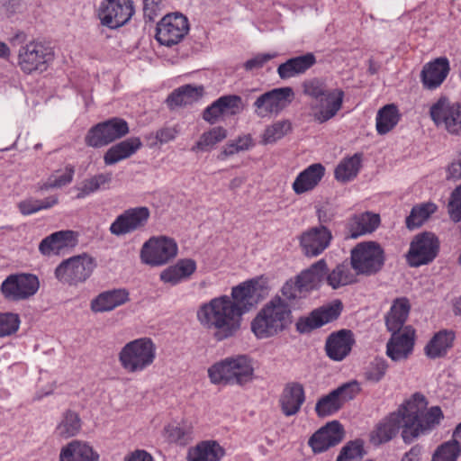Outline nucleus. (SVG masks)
Instances as JSON below:
<instances>
[{
  "label": "nucleus",
  "mask_w": 461,
  "mask_h": 461,
  "mask_svg": "<svg viewBox=\"0 0 461 461\" xmlns=\"http://www.w3.org/2000/svg\"><path fill=\"white\" fill-rule=\"evenodd\" d=\"M96 264L86 253L63 260L55 269V277L62 284L77 285L86 282L92 275Z\"/></svg>",
  "instance_id": "obj_7"
},
{
  "label": "nucleus",
  "mask_w": 461,
  "mask_h": 461,
  "mask_svg": "<svg viewBox=\"0 0 461 461\" xmlns=\"http://www.w3.org/2000/svg\"><path fill=\"white\" fill-rule=\"evenodd\" d=\"M410 312V303L407 298L402 297L394 300L390 312L386 315L385 324L389 331H401Z\"/></svg>",
  "instance_id": "obj_38"
},
{
  "label": "nucleus",
  "mask_w": 461,
  "mask_h": 461,
  "mask_svg": "<svg viewBox=\"0 0 461 461\" xmlns=\"http://www.w3.org/2000/svg\"><path fill=\"white\" fill-rule=\"evenodd\" d=\"M344 438L342 425L333 420L318 429L309 438L308 444L314 453H321L340 443Z\"/></svg>",
  "instance_id": "obj_21"
},
{
  "label": "nucleus",
  "mask_w": 461,
  "mask_h": 461,
  "mask_svg": "<svg viewBox=\"0 0 461 461\" xmlns=\"http://www.w3.org/2000/svg\"><path fill=\"white\" fill-rule=\"evenodd\" d=\"M150 217L149 209L140 206L125 210L111 224L109 230L115 236H122L145 228Z\"/></svg>",
  "instance_id": "obj_16"
},
{
  "label": "nucleus",
  "mask_w": 461,
  "mask_h": 461,
  "mask_svg": "<svg viewBox=\"0 0 461 461\" xmlns=\"http://www.w3.org/2000/svg\"><path fill=\"white\" fill-rule=\"evenodd\" d=\"M449 71L450 65L446 57H439L426 63L420 72V80L424 88L434 90L439 87Z\"/></svg>",
  "instance_id": "obj_25"
},
{
  "label": "nucleus",
  "mask_w": 461,
  "mask_h": 461,
  "mask_svg": "<svg viewBox=\"0 0 461 461\" xmlns=\"http://www.w3.org/2000/svg\"><path fill=\"white\" fill-rule=\"evenodd\" d=\"M429 115L438 127H443L450 134L461 132V103H451L440 97L429 109Z\"/></svg>",
  "instance_id": "obj_14"
},
{
  "label": "nucleus",
  "mask_w": 461,
  "mask_h": 461,
  "mask_svg": "<svg viewBox=\"0 0 461 461\" xmlns=\"http://www.w3.org/2000/svg\"><path fill=\"white\" fill-rule=\"evenodd\" d=\"M292 322L291 304L280 295L274 296L251 321V331L259 339H268L284 331Z\"/></svg>",
  "instance_id": "obj_3"
},
{
  "label": "nucleus",
  "mask_w": 461,
  "mask_h": 461,
  "mask_svg": "<svg viewBox=\"0 0 461 461\" xmlns=\"http://www.w3.org/2000/svg\"><path fill=\"white\" fill-rule=\"evenodd\" d=\"M447 209L452 221H461V184L451 192Z\"/></svg>",
  "instance_id": "obj_54"
},
{
  "label": "nucleus",
  "mask_w": 461,
  "mask_h": 461,
  "mask_svg": "<svg viewBox=\"0 0 461 461\" xmlns=\"http://www.w3.org/2000/svg\"><path fill=\"white\" fill-rule=\"evenodd\" d=\"M167 439L179 445H186L191 440V431L189 428L177 425H168L166 428Z\"/></svg>",
  "instance_id": "obj_55"
},
{
  "label": "nucleus",
  "mask_w": 461,
  "mask_h": 461,
  "mask_svg": "<svg viewBox=\"0 0 461 461\" xmlns=\"http://www.w3.org/2000/svg\"><path fill=\"white\" fill-rule=\"evenodd\" d=\"M343 406L339 402L335 393L331 391L327 395L320 398L315 405V411L319 417L330 416L339 411Z\"/></svg>",
  "instance_id": "obj_48"
},
{
  "label": "nucleus",
  "mask_w": 461,
  "mask_h": 461,
  "mask_svg": "<svg viewBox=\"0 0 461 461\" xmlns=\"http://www.w3.org/2000/svg\"><path fill=\"white\" fill-rule=\"evenodd\" d=\"M316 63L313 53L308 52L304 55L289 59L277 68V74L282 79H287L300 74L305 73Z\"/></svg>",
  "instance_id": "obj_33"
},
{
  "label": "nucleus",
  "mask_w": 461,
  "mask_h": 461,
  "mask_svg": "<svg viewBox=\"0 0 461 461\" xmlns=\"http://www.w3.org/2000/svg\"><path fill=\"white\" fill-rule=\"evenodd\" d=\"M362 154L356 153L352 157L343 159L335 169V177L338 181L346 183L354 179L360 169Z\"/></svg>",
  "instance_id": "obj_39"
},
{
  "label": "nucleus",
  "mask_w": 461,
  "mask_h": 461,
  "mask_svg": "<svg viewBox=\"0 0 461 461\" xmlns=\"http://www.w3.org/2000/svg\"><path fill=\"white\" fill-rule=\"evenodd\" d=\"M354 344L353 332L350 330H339L327 337L325 352L330 359L340 362L350 354Z\"/></svg>",
  "instance_id": "obj_24"
},
{
  "label": "nucleus",
  "mask_w": 461,
  "mask_h": 461,
  "mask_svg": "<svg viewBox=\"0 0 461 461\" xmlns=\"http://www.w3.org/2000/svg\"><path fill=\"white\" fill-rule=\"evenodd\" d=\"M455 333L452 330H442L437 332L425 346L424 351L429 358L443 357L453 347Z\"/></svg>",
  "instance_id": "obj_35"
},
{
  "label": "nucleus",
  "mask_w": 461,
  "mask_h": 461,
  "mask_svg": "<svg viewBox=\"0 0 461 461\" xmlns=\"http://www.w3.org/2000/svg\"><path fill=\"white\" fill-rule=\"evenodd\" d=\"M399 121L398 109L394 104H386L376 115V131L384 135L392 131Z\"/></svg>",
  "instance_id": "obj_40"
},
{
  "label": "nucleus",
  "mask_w": 461,
  "mask_h": 461,
  "mask_svg": "<svg viewBox=\"0 0 461 461\" xmlns=\"http://www.w3.org/2000/svg\"><path fill=\"white\" fill-rule=\"evenodd\" d=\"M129 133L128 122L119 117H113L90 128L85 142L92 148H101L119 140Z\"/></svg>",
  "instance_id": "obj_8"
},
{
  "label": "nucleus",
  "mask_w": 461,
  "mask_h": 461,
  "mask_svg": "<svg viewBox=\"0 0 461 461\" xmlns=\"http://www.w3.org/2000/svg\"><path fill=\"white\" fill-rule=\"evenodd\" d=\"M276 57V53H274V54L259 53V54L256 55L255 57H253L252 59L247 60L243 66L247 71H252V70L263 68V66L267 62H268L269 60H271L272 59H274Z\"/></svg>",
  "instance_id": "obj_60"
},
{
  "label": "nucleus",
  "mask_w": 461,
  "mask_h": 461,
  "mask_svg": "<svg viewBox=\"0 0 461 461\" xmlns=\"http://www.w3.org/2000/svg\"><path fill=\"white\" fill-rule=\"evenodd\" d=\"M263 289L258 279L247 280L233 286L230 296L221 295L202 304L197 319L204 328L214 330L217 340L231 338L240 330L242 316L262 300Z\"/></svg>",
  "instance_id": "obj_1"
},
{
  "label": "nucleus",
  "mask_w": 461,
  "mask_h": 461,
  "mask_svg": "<svg viewBox=\"0 0 461 461\" xmlns=\"http://www.w3.org/2000/svg\"><path fill=\"white\" fill-rule=\"evenodd\" d=\"M380 223L378 214L369 212L354 215L348 222L347 238L357 239L362 235L373 232Z\"/></svg>",
  "instance_id": "obj_30"
},
{
  "label": "nucleus",
  "mask_w": 461,
  "mask_h": 461,
  "mask_svg": "<svg viewBox=\"0 0 461 461\" xmlns=\"http://www.w3.org/2000/svg\"><path fill=\"white\" fill-rule=\"evenodd\" d=\"M461 454V447L458 441L448 440L444 442L435 450L431 461H456Z\"/></svg>",
  "instance_id": "obj_46"
},
{
  "label": "nucleus",
  "mask_w": 461,
  "mask_h": 461,
  "mask_svg": "<svg viewBox=\"0 0 461 461\" xmlns=\"http://www.w3.org/2000/svg\"><path fill=\"white\" fill-rule=\"evenodd\" d=\"M328 267L324 259H320L313 263L309 268L302 271L298 276V279L306 289L308 294L317 289L327 275Z\"/></svg>",
  "instance_id": "obj_37"
},
{
  "label": "nucleus",
  "mask_w": 461,
  "mask_h": 461,
  "mask_svg": "<svg viewBox=\"0 0 461 461\" xmlns=\"http://www.w3.org/2000/svg\"><path fill=\"white\" fill-rule=\"evenodd\" d=\"M427 400L421 393H415L412 399L403 405L405 424H402V438L405 444H411L421 435L430 431L443 419L438 406L426 411Z\"/></svg>",
  "instance_id": "obj_2"
},
{
  "label": "nucleus",
  "mask_w": 461,
  "mask_h": 461,
  "mask_svg": "<svg viewBox=\"0 0 461 461\" xmlns=\"http://www.w3.org/2000/svg\"><path fill=\"white\" fill-rule=\"evenodd\" d=\"M156 351L152 339L143 337L126 343L118 353V360L126 373H141L153 365Z\"/></svg>",
  "instance_id": "obj_5"
},
{
  "label": "nucleus",
  "mask_w": 461,
  "mask_h": 461,
  "mask_svg": "<svg viewBox=\"0 0 461 461\" xmlns=\"http://www.w3.org/2000/svg\"><path fill=\"white\" fill-rule=\"evenodd\" d=\"M141 146L140 138L132 137L124 140L107 149L104 156V162L106 166L114 165L135 154Z\"/></svg>",
  "instance_id": "obj_32"
},
{
  "label": "nucleus",
  "mask_w": 461,
  "mask_h": 461,
  "mask_svg": "<svg viewBox=\"0 0 461 461\" xmlns=\"http://www.w3.org/2000/svg\"><path fill=\"white\" fill-rule=\"evenodd\" d=\"M159 5L158 0H144L143 14L144 17L149 21H153L158 14Z\"/></svg>",
  "instance_id": "obj_64"
},
{
  "label": "nucleus",
  "mask_w": 461,
  "mask_h": 461,
  "mask_svg": "<svg viewBox=\"0 0 461 461\" xmlns=\"http://www.w3.org/2000/svg\"><path fill=\"white\" fill-rule=\"evenodd\" d=\"M133 14L134 7L131 0H106L100 17L104 25L116 29L127 23Z\"/></svg>",
  "instance_id": "obj_19"
},
{
  "label": "nucleus",
  "mask_w": 461,
  "mask_h": 461,
  "mask_svg": "<svg viewBox=\"0 0 461 461\" xmlns=\"http://www.w3.org/2000/svg\"><path fill=\"white\" fill-rule=\"evenodd\" d=\"M385 262L381 245L375 241L357 244L350 253L351 267L358 276H371L379 273Z\"/></svg>",
  "instance_id": "obj_6"
},
{
  "label": "nucleus",
  "mask_w": 461,
  "mask_h": 461,
  "mask_svg": "<svg viewBox=\"0 0 461 461\" xmlns=\"http://www.w3.org/2000/svg\"><path fill=\"white\" fill-rule=\"evenodd\" d=\"M303 89L304 95L315 101L319 100L331 90L328 88L324 80L316 77L305 80L303 84Z\"/></svg>",
  "instance_id": "obj_51"
},
{
  "label": "nucleus",
  "mask_w": 461,
  "mask_h": 461,
  "mask_svg": "<svg viewBox=\"0 0 461 461\" xmlns=\"http://www.w3.org/2000/svg\"><path fill=\"white\" fill-rule=\"evenodd\" d=\"M77 243L76 234L73 230H59L43 239L39 250L45 256L59 254L62 249L72 247Z\"/></svg>",
  "instance_id": "obj_29"
},
{
  "label": "nucleus",
  "mask_w": 461,
  "mask_h": 461,
  "mask_svg": "<svg viewBox=\"0 0 461 461\" xmlns=\"http://www.w3.org/2000/svg\"><path fill=\"white\" fill-rule=\"evenodd\" d=\"M222 114H224V113L218 101L215 100L211 105L205 108L203 113V118L209 123L213 124Z\"/></svg>",
  "instance_id": "obj_62"
},
{
  "label": "nucleus",
  "mask_w": 461,
  "mask_h": 461,
  "mask_svg": "<svg viewBox=\"0 0 461 461\" xmlns=\"http://www.w3.org/2000/svg\"><path fill=\"white\" fill-rule=\"evenodd\" d=\"M359 392V386L357 381H351L348 383H345L342 385L339 386L333 393H335L336 397L339 400V402L343 406L347 402L354 399L356 395Z\"/></svg>",
  "instance_id": "obj_57"
},
{
  "label": "nucleus",
  "mask_w": 461,
  "mask_h": 461,
  "mask_svg": "<svg viewBox=\"0 0 461 461\" xmlns=\"http://www.w3.org/2000/svg\"><path fill=\"white\" fill-rule=\"evenodd\" d=\"M305 402L304 388L298 382L287 383L279 398V405L285 416L295 415Z\"/></svg>",
  "instance_id": "obj_26"
},
{
  "label": "nucleus",
  "mask_w": 461,
  "mask_h": 461,
  "mask_svg": "<svg viewBox=\"0 0 461 461\" xmlns=\"http://www.w3.org/2000/svg\"><path fill=\"white\" fill-rule=\"evenodd\" d=\"M344 91L334 88L312 104V116L318 123H324L337 115L342 108Z\"/></svg>",
  "instance_id": "obj_22"
},
{
  "label": "nucleus",
  "mask_w": 461,
  "mask_h": 461,
  "mask_svg": "<svg viewBox=\"0 0 461 461\" xmlns=\"http://www.w3.org/2000/svg\"><path fill=\"white\" fill-rule=\"evenodd\" d=\"M405 424L403 405L396 412H392L381 420L371 432L370 440L374 445H381L392 440Z\"/></svg>",
  "instance_id": "obj_20"
},
{
  "label": "nucleus",
  "mask_w": 461,
  "mask_h": 461,
  "mask_svg": "<svg viewBox=\"0 0 461 461\" xmlns=\"http://www.w3.org/2000/svg\"><path fill=\"white\" fill-rule=\"evenodd\" d=\"M439 244L438 237L432 232L424 231L415 235L406 254L408 264L419 267L431 263L439 252Z\"/></svg>",
  "instance_id": "obj_11"
},
{
  "label": "nucleus",
  "mask_w": 461,
  "mask_h": 461,
  "mask_svg": "<svg viewBox=\"0 0 461 461\" xmlns=\"http://www.w3.org/2000/svg\"><path fill=\"white\" fill-rule=\"evenodd\" d=\"M282 299L289 304L294 300L304 298L307 296L308 292L299 281L296 276L294 279H290L285 283L281 289Z\"/></svg>",
  "instance_id": "obj_50"
},
{
  "label": "nucleus",
  "mask_w": 461,
  "mask_h": 461,
  "mask_svg": "<svg viewBox=\"0 0 461 461\" xmlns=\"http://www.w3.org/2000/svg\"><path fill=\"white\" fill-rule=\"evenodd\" d=\"M217 101L224 113L237 114L242 110V99L240 95H226Z\"/></svg>",
  "instance_id": "obj_56"
},
{
  "label": "nucleus",
  "mask_w": 461,
  "mask_h": 461,
  "mask_svg": "<svg viewBox=\"0 0 461 461\" xmlns=\"http://www.w3.org/2000/svg\"><path fill=\"white\" fill-rule=\"evenodd\" d=\"M177 254V245L173 239L160 236L147 240L140 249L143 263L155 267L167 264Z\"/></svg>",
  "instance_id": "obj_13"
},
{
  "label": "nucleus",
  "mask_w": 461,
  "mask_h": 461,
  "mask_svg": "<svg viewBox=\"0 0 461 461\" xmlns=\"http://www.w3.org/2000/svg\"><path fill=\"white\" fill-rule=\"evenodd\" d=\"M227 138V131L223 127H213L210 131L203 132L195 145L192 148L193 151L211 150L217 143Z\"/></svg>",
  "instance_id": "obj_42"
},
{
  "label": "nucleus",
  "mask_w": 461,
  "mask_h": 461,
  "mask_svg": "<svg viewBox=\"0 0 461 461\" xmlns=\"http://www.w3.org/2000/svg\"><path fill=\"white\" fill-rule=\"evenodd\" d=\"M112 181V173H101L82 182V186L77 194V199H83L90 194L104 188Z\"/></svg>",
  "instance_id": "obj_44"
},
{
  "label": "nucleus",
  "mask_w": 461,
  "mask_h": 461,
  "mask_svg": "<svg viewBox=\"0 0 461 461\" xmlns=\"http://www.w3.org/2000/svg\"><path fill=\"white\" fill-rule=\"evenodd\" d=\"M20 317L14 312H0V338L15 333L20 326Z\"/></svg>",
  "instance_id": "obj_52"
},
{
  "label": "nucleus",
  "mask_w": 461,
  "mask_h": 461,
  "mask_svg": "<svg viewBox=\"0 0 461 461\" xmlns=\"http://www.w3.org/2000/svg\"><path fill=\"white\" fill-rule=\"evenodd\" d=\"M53 51L41 42L31 41L19 49L18 67L25 74L43 72L53 60Z\"/></svg>",
  "instance_id": "obj_9"
},
{
  "label": "nucleus",
  "mask_w": 461,
  "mask_h": 461,
  "mask_svg": "<svg viewBox=\"0 0 461 461\" xmlns=\"http://www.w3.org/2000/svg\"><path fill=\"white\" fill-rule=\"evenodd\" d=\"M17 206L23 215H31L41 211L40 200L32 197L21 201Z\"/></svg>",
  "instance_id": "obj_63"
},
{
  "label": "nucleus",
  "mask_w": 461,
  "mask_h": 461,
  "mask_svg": "<svg viewBox=\"0 0 461 461\" xmlns=\"http://www.w3.org/2000/svg\"><path fill=\"white\" fill-rule=\"evenodd\" d=\"M292 131V123L289 120H282L267 127L263 134V142L275 143Z\"/></svg>",
  "instance_id": "obj_47"
},
{
  "label": "nucleus",
  "mask_w": 461,
  "mask_h": 461,
  "mask_svg": "<svg viewBox=\"0 0 461 461\" xmlns=\"http://www.w3.org/2000/svg\"><path fill=\"white\" fill-rule=\"evenodd\" d=\"M294 98L292 87L274 88L260 95L253 104L254 113L258 118L278 115L290 105Z\"/></svg>",
  "instance_id": "obj_12"
},
{
  "label": "nucleus",
  "mask_w": 461,
  "mask_h": 461,
  "mask_svg": "<svg viewBox=\"0 0 461 461\" xmlns=\"http://www.w3.org/2000/svg\"><path fill=\"white\" fill-rule=\"evenodd\" d=\"M365 454L363 441L360 439L352 440L340 449L336 461H360Z\"/></svg>",
  "instance_id": "obj_49"
},
{
  "label": "nucleus",
  "mask_w": 461,
  "mask_h": 461,
  "mask_svg": "<svg viewBox=\"0 0 461 461\" xmlns=\"http://www.w3.org/2000/svg\"><path fill=\"white\" fill-rule=\"evenodd\" d=\"M75 170L72 166H67L63 171H57L50 178L52 179L56 188L68 185L73 180Z\"/></svg>",
  "instance_id": "obj_58"
},
{
  "label": "nucleus",
  "mask_w": 461,
  "mask_h": 461,
  "mask_svg": "<svg viewBox=\"0 0 461 461\" xmlns=\"http://www.w3.org/2000/svg\"><path fill=\"white\" fill-rule=\"evenodd\" d=\"M181 95H183V99L185 100L186 105L191 104L194 102L197 101L203 96V86H193L191 85H185L183 86L178 87Z\"/></svg>",
  "instance_id": "obj_59"
},
{
  "label": "nucleus",
  "mask_w": 461,
  "mask_h": 461,
  "mask_svg": "<svg viewBox=\"0 0 461 461\" xmlns=\"http://www.w3.org/2000/svg\"><path fill=\"white\" fill-rule=\"evenodd\" d=\"M189 31L188 20L182 14L165 15L157 24L156 39L165 46L180 42Z\"/></svg>",
  "instance_id": "obj_15"
},
{
  "label": "nucleus",
  "mask_w": 461,
  "mask_h": 461,
  "mask_svg": "<svg viewBox=\"0 0 461 461\" xmlns=\"http://www.w3.org/2000/svg\"><path fill=\"white\" fill-rule=\"evenodd\" d=\"M331 231L324 225L312 227L299 237L303 253L308 258L321 255L330 244Z\"/></svg>",
  "instance_id": "obj_18"
},
{
  "label": "nucleus",
  "mask_w": 461,
  "mask_h": 461,
  "mask_svg": "<svg viewBox=\"0 0 461 461\" xmlns=\"http://www.w3.org/2000/svg\"><path fill=\"white\" fill-rule=\"evenodd\" d=\"M225 455L224 448L214 440H205L190 447L187 461H220Z\"/></svg>",
  "instance_id": "obj_34"
},
{
  "label": "nucleus",
  "mask_w": 461,
  "mask_h": 461,
  "mask_svg": "<svg viewBox=\"0 0 461 461\" xmlns=\"http://www.w3.org/2000/svg\"><path fill=\"white\" fill-rule=\"evenodd\" d=\"M446 178L454 182L461 179V150L447 166L446 170Z\"/></svg>",
  "instance_id": "obj_61"
},
{
  "label": "nucleus",
  "mask_w": 461,
  "mask_h": 461,
  "mask_svg": "<svg viewBox=\"0 0 461 461\" xmlns=\"http://www.w3.org/2000/svg\"><path fill=\"white\" fill-rule=\"evenodd\" d=\"M39 288L40 281L35 275L19 273L9 275L2 282L0 291L5 300L19 302L33 296Z\"/></svg>",
  "instance_id": "obj_10"
},
{
  "label": "nucleus",
  "mask_w": 461,
  "mask_h": 461,
  "mask_svg": "<svg viewBox=\"0 0 461 461\" xmlns=\"http://www.w3.org/2000/svg\"><path fill=\"white\" fill-rule=\"evenodd\" d=\"M81 429V420L78 414L72 411H67L56 428V434L62 438L76 436Z\"/></svg>",
  "instance_id": "obj_41"
},
{
  "label": "nucleus",
  "mask_w": 461,
  "mask_h": 461,
  "mask_svg": "<svg viewBox=\"0 0 461 461\" xmlns=\"http://www.w3.org/2000/svg\"><path fill=\"white\" fill-rule=\"evenodd\" d=\"M99 455L86 442L73 440L61 448L59 461H98Z\"/></svg>",
  "instance_id": "obj_31"
},
{
  "label": "nucleus",
  "mask_w": 461,
  "mask_h": 461,
  "mask_svg": "<svg viewBox=\"0 0 461 461\" xmlns=\"http://www.w3.org/2000/svg\"><path fill=\"white\" fill-rule=\"evenodd\" d=\"M415 331L411 326H406L402 331L392 332L386 344V355L393 361H402L409 357L414 347Z\"/></svg>",
  "instance_id": "obj_23"
},
{
  "label": "nucleus",
  "mask_w": 461,
  "mask_h": 461,
  "mask_svg": "<svg viewBox=\"0 0 461 461\" xmlns=\"http://www.w3.org/2000/svg\"><path fill=\"white\" fill-rule=\"evenodd\" d=\"M130 300L126 289H112L99 294L91 302V310L95 312H110Z\"/></svg>",
  "instance_id": "obj_27"
},
{
  "label": "nucleus",
  "mask_w": 461,
  "mask_h": 461,
  "mask_svg": "<svg viewBox=\"0 0 461 461\" xmlns=\"http://www.w3.org/2000/svg\"><path fill=\"white\" fill-rule=\"evenodd\" d=\"M437 205L433 203H425L414 206L406 218V227L410 230L420 227L437 211Z\"/></svg>",
  "instance_id": "obj_43"
},
{
  "label": "nucleus",
  "mask_w": 461,
  "mask_h": 461,
  "mask_svg": "<svg viewBox=\"0 0 461 461\" xmlns=\"http://www.w3.org/2000/svg\"><path fill=\"white\" fill-rule=\"evenodd\" d=\"M327 283L333 289L352 284L356 281L354 275L346 265H338L330 273H327Z\"/></svg>",
  "instance_id": "obj_45"
},
{
  "label": "nucleus",
  "mask_w": 461,
  "mask_h": 461,
  "mask_svg": "<svg viewBox=\"0 0 461 461\" xmlns=\"http://www.w3.org/2000/svg\"><path fill=\"white\" fill-rule=\"evenodd\" d=\"M388 368L387 362L383 357H375L365 373L366 379L371 383H378L384 376Z\"/></svg>",
  "instance_id": "obj_53"
},
{
  "label": "nucleus",
  "mask_w": 461,
  "mask_h": 461,
  "mask_svg": "<svg viewBox=\"0 0 461 461\" xmlns=\"http://www.w3.org/2000/svg\"><path fill=\"white\" fill-rule=\"evenodd\" d=\"M208 376L213 384L243 386L254 379L252 360L245 355L227 357L209 367Z\"/></svg>",
  "instance_id": "obj_4"
},
{
  "label": "nucleus",
  "mask_w": 461,
  "mask_h": 461,
  "mask_svg": "<svg viewBox=\"0 0 461 461\" xmlns=\"http://www.w3.org/2000/svg\"><path fill=\"white\" fill-rule=\"evenodd\" d=\"M196 269V263L191 258L180 259L172 267L163 270L160 279L165 283L176 285L191 276Z\"/></svg>",
  "instance_id": "obj_36"
},
{
  "label": "nucleus",
  "mask_w": 461,
  "mask_h": 461,
  "mask_svg": "<svg viewBox=\"0 0 461 461\" xmlns=\"http://www.w3.org/2000/svg\"><path fill=\"white\" fill-rule=\"evenodd\" d=\"M342 311V303L337 300L330 304L312 311L307 317H302L296 322V330L300 333H308L314 329L333 321L339 318Z\"/></svg>",
  "instance_id": "obj_17"
},
{
  "label": "nucleus",
  "mask_w": 461,
  "mask_h": 461,
  "mask_svg": "<svg viewBox=\"0 0 461 461\" xmlns=\"http://www.w3.org/2000/svg\"><path fill=\"white\" fill-rule=\"evenodd\" d=\"M325 173V167L320 164H312L303 170L293 183V190L296 194H302L313 190L321 182Z\"/></svg>",
  "instance_id": "obj_28"
}]
</instances>
